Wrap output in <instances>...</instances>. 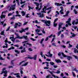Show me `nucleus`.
<instances>
[{
    "instance_id": "obj_64",
    "label": "nucleus",
    "mask_w": 78,
    "mask_h": 78,
    "mask_svg": "<svg viewBox=\"0 0 78 78\" xmlns=\"http://www.w3.org/2000/svg\"><path fill=\"white\" fill-rule=\"evenodd\" d=\"M55 38L54 37L53 38V39L52 40V41H51V42H53L54 41V40H55Z\"/></svg>"
},
{
    "instance_id": "obj_33",
    "label": "nucleus",
    "mask_w": 78,
    "mask_h": 78,
    "mask_svg": "<svg viewBox=\"0 0 78 78\" xmlns=\"http://www.w3.org/2000/svg\"><path fill=\"white\" fill-rule=\"evenodd\" d=\"M26 44H27V45H29V47H31V46H32V45L29 43H26Z\"/></svg>"
},
{
    "instance_id": "obj_31",
    "label": "nucleus",
    "mask_w": 78,
    "mask_h": 78,
    "mask_svg": "<svg viewBox=\"0 0 78 78\" xmlns=\"http://www.w3.org/2000/svg\"><path fill=\"white\" fill-rule=\"evenodd\" d=\"M61 30H60L59 32H58L57 36H59L60 35V34H61Z\"/></svg>"
},
{
    "instance_id": "obj_35",
    "label": "nucleus",
    "mask_w": 78,
    "mask_h": 78,
    "mask_svg": "<svg viewBox=\"0 0 78 78\" xmlns=\"http://www.w3.org/2000/svg\"><path fill=\"white\" fill-rule=\"evenodd\" d=\"M15 52L17 54H19V53H20V52L19 51H18L17 50H15Z\"/></svg>"
},
{
    "instance_id": "obj_54",
    "label": "nucleus",
    "mask_w": 78,
    "mask_h": 78,
    "mask_svg": "<svg viewBox=\"0 0 78 78\" xmlns=\"http://www.w3.org/2000/svg\"><path fill=\"white\" fill-rule=\"evenodd\" d=\"M35 22L36 23H40L38 22L37 20H36Z\"/></svg>"
},
{
    "instance_id": "obj_15",
    "label": "nucleus",
    "mask_w": 78,
    "mask_h": 78,
    "mask_svg": "<svg viewBox=\"0 0 78 78\" xmlns=\"http://www.w3.org/2000/svg\"><path fill=\"white\" fill-rule=\"evenodd\" d=\"M11 36H12V37H10V39H11V41H13V42H14V35H11Z\"/></svg>"
},
{
    "instance_id": "obj_46",
    "label": "nucleus",
    "mask_w": 78,
    "mask_h": 78,
    "mask_svg": "<svg viewBox=\"0 0 78 78\" xmlns=\"http://www.w3.org/2000/svg\"><path fill=\"white\" fill-rule=\"evenodd\" d=\"M29 10H30V9H33V8H34V7H31L29 6Z\"/></svg>"
},
{
    "instance_id": "obj_13",
    "label": "nucleus",
    "mask_w": 78,
    "mask_h": 78,
    "mask_svg": "<svg viewBox=\"0 0 78 78\" xmlns=\"http://www.w3.org/2000/svg\"><path fill=\"white\" fill-rule=\"evenodd\" d=\"M63 23H59V27H58V30H60V28H62V25Z\"/></svg>"
},
{
    "instance_id": "obj_39",
    "label": "nucleus",
    "mask_w": 78,
    "mask_h": 78,
    "mask_svg": "<svg viewBox=\"0 0 78 78\" xmlns=\"http://www.w3.org/2000/svg\"><path fill=\"white\" fill-rule=\"evenodd\" d=\"M0 60H2V61H4V60H5V58H3L2 57H0Z\"/></svg>"
},
{
    "instance_id": "obj_61",
    "label": "nucleus",
    "mask_w": 78,
    "mask_h": 78,
    "mask_svg": "<svg viewBox=\"0 0 78 78\" xmlns=\"http://www.w3.org/2000/svg\"><path fill=\"white\" fill-rule=\"evenodd\" d=\"M6 12H7V11H5L2 12V14H3V13H6Z\"/></svg>"
},
{
    "instance_id": "obj_17",
    "label": "nucleus",
    "mask_w": 78,
    "mask_h": 78,
    "mask_svg": "<svg viewBox=\"0 0 78 78\" xmlns=\"http://www.w3.org/2000/svg\"><path fill=\"white\" fill-rule=\"evenodd\" d=\"M47 10L46 7L44 6V8L43 9V11H41L42 12H44V13H46L45 11Z\"/></svg>"
},
{
    "instance_id": "obj_59",
    "label": "nucleus",
    "mask_w": 78,
    "mask_h": 78,
    "mask_svg": "<svg viewBox=\"0 0 78 78\" xmlns=\"http://www.w3.org/2000/svg\"><path fill=\"white\" fill-rule=\"evenodd\" d=\"M72 73L73 76H75V73L73 72H72Z\"/></svg>"
},
{
    "instance_id": "obj_50",
    "label": "nucleus",
    "mask_w": 78,
    "mask_h": 78,
    "mask_svg": "<svg viewBox=\"0 0 78 78\" xmlns=\"http://www.w3.org/2000/svg\"><path fill=\"white\" fill-rule=\"evenodd\" d=\"M13 61H14V60L11 61V64L12 65V66H14V63H13Z\"/></svg>"
},
{
    "instance_id": "obj_12",
    "label": "nucleus",
    "mask_w": 78,
    "mask_h": 78,
    "mask_svg": "<svg viewBox=\"0 0 78 78\" xmlns=\"http://www.w3.org/2000/svg\"><path fill=\"white\" fill-rule=\"evenodd\" d=\"M34 4H35V5H36L37 6V7H36V9H38V8H39V4L38 3H37L36 2H34Z\"/></svg>"
},
{
    "instance_id": "obj_30",
    "label": "nucleus",
    "mask_w": 78,
    "mask_h": 78,
    "mask_svg": "<svg viewBox=\"0 0 78 78\" xmlns=\"http://www.w3.org/2000/svg\"><path fill=\"white\" fill-rule=\"evenodd\" d=\"M14 48H15L14 47L12 46V47H11L10 48H9L8 50H11L12 49L13 50V49H14Z\"/></svg>"
},
{
    "instance_id": "obj_23",
    "label": "nucleus",
    "mask_w": 78,
    "mask_h": 78,
    "mask_svg": "<svg viewBox=\"0 0 78 78\" xmlns=\"http://www.w3.org/2000/svg\"><path fill=\"white\" fill-rule=\"evenodd\" d=\"M28 62H27L25 63L24 64H23L22 65V66H27V65H28Z\"/></svg>"
},
{
    "instance_id": "obj_26",
    "label": "nucleus",
    "mask_w": 78,
    "mask_h": 78,
    "mask_svg": "<svg viewBox=\"0 0 78 78\" xmlns=\"http://www.w3.org/2000/svg\"><path fill=\"white\" fill-rule=\"evenodd\" d=\"M55 62H57V63H58V62H61V61L59 59H57L55 60Z\"/></svg>"
},
{
    "instance_id": "obj_19",
    "label": "nucleus",
    "mask_w": 78,
    "mask_h": 78,
    "mask_svg": "<svg viewBox=\"0 0 78 78\" xmlns=\"http://www.w3.org/2000/svg\"><path fill=\"white\" fill-rule=\"evenodd\" d=\"M14 75H16V76L17 78H20V76H19V73H16V74H14Z\"/></svg>"
},
{
    "instance_id": "obj_52",
    "label": "nucleus",
    "mask_w": 78,
    "mask_h": 78,
    "mask_svg": "<svg viewBox=\"0 0 78 78\" xmlns=\"http://www.w3.org/2000/svg\"><path fill=\"white\" fill-rule=\"evenodd\" d=\"M1 35H4V31H2L1 32Z\"/></svg>"
},
{
    "instance_id": "obj_6",
    "label": "nucleus",
    "mask_w": 78,
    "mask_h": 78,
    "mask_svg": "<svg viewBox=\"0 0 78 78\" xmlns=\"http://www.w3.org/2000/svg\"><path fill=\"white\" fill-rule=\"evenodd\" d=\"M4 73V76L5 77H6L7 76V73H8V72H7V71L5 70L4 71H2V73L0 74V75H2L3 74V73Z\"/></svg>"
},
{
    "instance_id": "obj_38",
    "label": "nucleus",
    "mask_w": 78,
    "mask_h": 78,
    "mask_svg": "<svg viewBox=\"0 0 78 78\" xmlns=\"http://www.w3.org/2000/svg\"><path fill=\"white\" fill-rule=\"evenodd\" d=\"M28 50L29 51H33V50L32 49H31V48H28Z\"/></svg>"
},
{
    "instance_id": "obj_28",
    "label": "nucleus",
    "mask_w": 78,
    "mask_h": 78,
    "mask_svg": "<svg viewBox=\"0 0 78 78\" xmlns=\"http://www.w3.org/2000/svg\"><path fill=\"white\" fill-rule=\"evenodd\" d=\"M1 19H3V18H4L5 19V16L3 15H2L1 16Z\"/></svg>"
},
{
    "instance_id": "obj_1",
    "label": "nucleus",
    "mask_w": 78,
    "mask_h": 78,
    "mask_svg": "<svg viewBox=\"0 0 78 78\" xmlns=\"http://www.w3.org/2000/svg\"><path fill=\"white\" fill-rule=\"evenodd\" d=\"M15 35L17 36L16 37V38H17V39H22L23 38V37H24L26 40H27L28 39V37L27 36H23V37H20L18 34H15Z\"/></svg>"
},
{
    "instance_id": "obj_44",
    "label": "nucleus",
    "mask_w": 78,
    "mask_h": 78,
    "mask_svg": "<svg viewBox=\"0 0 78 78\" xmlns=\"http://www.w3.org/2000/svg\"><path fill=\"white\" fill-rule=\"evenodd\" d=\"M54 27H56L57 26V23H54Z\"/></svg>"
},
{
    "instance_id": "obj_20",
    "label": "nucleus",
    "mask_w": 78,
    "mask_h": 78,
    "mask_svg": "<svg viewBox=\"0 0 78 78\" xmlns=\"http://www.w3.org/2000/svg\"><path fill=\"white\" fill-rule=\"evenodd\" d=\"M21 14L22 16H24L26 14V12H24V11H22L21 12Z\"/></svg>"
},
{
    "instance_id": "obj_25",
    "label": "nucleus",
    "mask_w": 78,
    "mask_h": 78,
    "mask_svg": "<svg viewBox=\"0 0 78 78\" xmlns=\"http://www.w3.org/2000/svg\"><path fill=\"white\" fill-rule=\"evenodd\" d=\"M73 71H76V73H78V70H76V68H75L73 69ZM77 77L78 78V75H77Z\"/></svg>"
},
{
    "instance_id": "obj_27",
    "label": "nucleus",
    "mask_w": 78,
    "mask_h": 78,
    "mask_svg": "<svg viewBox=\"0 0 78 78\" xmlns=\"http://www.w3.org/2000/svg\"><path fill=\"white\" fill-rule=\"evenodd\" d=\"M74 53H78V50H77V49L75 48H74Z\"/></svg>"
},
{
    "instance_id": "obj_16",
    "label": "nucleus",
    "mask_w": 78,
    "mask_h": 78,
    "mask_svg": "<svg viewBox=\"0 0 78 78\" xmlns=\"http://www.w3.org/2000/svg\"><path fill=\"white\" fill-rule=\"evenodd\" d=\"M55 5L56 6H62V4L61 3H59L56 2L55 3Z\"/></svg>"
},
{
    "instance_id": "obj_49",
    "label": "nucleus",
    "mask_w": 78,
    "mask_h": 78,
    "mask_svg": "<svg viewBox=\"0 0 78 78\" xmlns=\"http://www.w3.org/2000/svg\"><path fill=\"white\" fill-rule=\"evenodd\" d=\"M14 47H19V45L17 44V45H13Z\"/></svg>"
},
{
    "instance_id": "obj_5",
    "label": "nucleus",
    "mask_w": 78,
    "mask_h": 78,
    "mask_svg": "<svg viewBox=\"0 0 78 78\" xmlns=\"http://www.w3.org/2000/svg\"><path fill=\"white\" fill-rule=\"evenodd\" d=\"M48 71L49 72V73H51V75H53V73H57V74H59V73H60L61 72L60 71L58 70H57L56 72H55L54 71H52V72H51V71L49 70H48Z\"/></svg>"
},
{
    "instance_id": "obj_53",
    "label": "nucleus",
    "mask_w": 78,
    "mask_h": 78,
    "mask_svg": "<svg viewBox=\"0 0 78 78\" xmlns=\"http://www.w3.org/2000/svg\"><path fill=\"white\" fill-rule=\"evenodd\" d=\"M16 2H17V3L18 5H19V0H16Z\"/></svg>"
},
{
    "instance_id": "obj_63",
    "label": "nucleus",
    "mask_w": 78,
    "mask_h": 78,
    "mask_svg": "<svg viewBox=\"0 0 78 78\" xmlns=\"http://www.w3.org/2000/svg\"><path fill=\"white\" fill-rule=\"evenodd\" d=\"M28 23V22H25L23 24V25H27V23Z\"/></svg>"
},
{
    "instance_id": "obj_9",
    "label": "nucleus",
    "mask_w": 78,
    "mask_h": 78,
    "mask_svg": "<svg viewBox=\"0 0 78 78\" xmlns=\"http://www.w3.org/2000/svg\"><path fill=\"white\" fill-rule=\"evenodd\" d=\"M28 30V27H27L24 29H22V30H20L19 32L20 33H22L23 32L25 31V30Z\"/></svg>"
},
{
    "instance_id": "obj_45",
    "label": "nucleus",
    "mask_w": 78,
    "mask_h": 78,
    "mask_svg": "<svg viewBox=\"0 0 78 78\" xmlns=\"http://www.w3.org/2000/svg\"><path fill=\"white\" fill-rule=\"evenodd\" d=\"M30 39L31 40H32V41H36V40L32 37L30 38Z\"/></svg>"
},
{
    "instance_id": "obj_3",
    "label": "nucleus",
    "mask_w": 78,
    "mask_h": 78,
    "mask_svg": "<svg viewBox=\"0 0 78 78\" xmlns=\"http://www.w3.org/2000/svg\"><path fill=\"white\" fill-rule=\"evenodd\" d=\"M16 6V4L15 3L14 5H11V7H10V9H9V11H11V10H12V11H14L16 9V7L15 6Z\"/></svg>"
},
{
    "instance_id": "obj_2",
    "label": "nucleus",
    "mask_w": 78,
    "mask_h": 78,
    "mask_svg": "<svg viewBox=\"0 0 78 78\" xmlns=\"http://www.w3.org/2000/svg\"><path fill=\"white\" fill-rule=\"evenodd\" d=\"M61 54L62 55L63 57H65V58L67 57V59H68V60H69V61H70V59H72V57L70 56H67L66 55H64V53H63V52H62Z\"/></svg>"
},
{
    "instance_id": "obj_14",
    "label": "nucleus",
    "mask_w": 78,
    "mask_h": 78,
    "mask_svg": "<svg viewBox=\"0 0 78 78\" xmlns=\"http://www.w3.org/2000/svg\"><path fill=\"white\" fill-rule=\"evenodd\" d=\"M48 54L49 55H47L46 54L45 55V56H47L48 57H49V56L50 58H51V56H53L52 54H50V52H49L48 53Z\"/></svg>"
},
{
    "instance_id": "obj_57",
    "label": "nucleus",
    "mask_w": 78,
    "mask_h": 78,
    "mask_svg": "<svg viewBox=\"0 0 78 78\" xmlns=\"http://www.w3.org/2000/svg\"><path fill=\"white\" fill-rule=\"evenodd\" d=\"M52 45H53V46H54V47H56V44H55V43H52Z\"/></svg>"
},
{
    "instance_id": "obj_43",
    "label": "nucleus",
    "mask_w": 78,
    "mask_h": 78,
    "mask_svg": "<svg viewBox=\"0 0 78 78\" xmlns=\"http://www.w3.org/2000/svg\"><path fill=\"white\" fill-rule=\"evenodd\" d=\"M52 76H54V78H59V77H58V76H56L55 75H52Z\"/></svg>"
},
{
    "instance_id": "obj_10",
    "label": "nucleus",
    "mask_w": 78,
    "mask_h": 78,
    "mask_svg": "<svg viewBox=\"0 0 78 78\" xmlns=\"http://www.w3.org/2000/svg\"><path fill=\"white\" fill-rule=\"evenodd\" d=\"M76 20H77V22H75V20H73L72 23V24L73 25H75V24L76 25H77L78 23V19H76Z\"/></svg>"
},
{
    "instance_id": "obj_8",
    "label": "nucleus",
    "mask_w": 78,
    "mask_h": 78,
    "mask_svg": "<svg viewBox=\"0 0 78 78\" xmlns=\"http://www.w3.org/2000/svg\"><path fill=\"white\" fill-rule=\"evenodd\" d=\"M36 58H37V55H35L34 57H28V58L29 59H34V60H36Z\"/></svg>"
},
{
    "instance_id": "obj_32",
    "label": "nucleus",
    "mask_w": 78,
    "mask_h": 78,
    "mask_svg": "<svg viewBox=\"0 0 78 78\" xmlns=\"http://www.w3.org/2000/svg\"><path fill=\"white\" fill-rule=\"evenodd\" d=\"M49 64H50L51 65H52V66H53V65H55V63L52 62H51L49 63Z\"/></svg>"
},
{
    "instance_id": "obj_22",
    "label": "nucleus",
    "mask_w": 78,
    "mask_h": 78,
    "mask_svg": "<svg viewBox=\"0 0 78 78\" xmlns=\"http://www.w3.org/2000/svg\"><path fill=\"white\" fill-rule=\"evenodd\" d=\"M26 52V50H25V48H23V50L21 51V53H23L24 52Z\"/></svg>"
},
{
    "instance_id": "obj_7",
    "label": "nucleus",
    "mask_w": 78,
    "mask_h": 78,
    "mask_svg": "<svg viewBox=\"0 0 78 78\" xmlns=\"http://www.w3.org/2000/svg\"><path fill=\"white\" fill-rule=\"evenodd\" d=\"M37 14L38 15V16H39V17H44V14L42 13V12L41 13H37Z\"/></svg>"
},
{
    "instance_id": "obj_4",
    "label": "nucleus",
    "mask_w": 78,
    "mask_h": 78,
    "mask_svg": "<svg viewBox=\"0 0 78 78\" xmlns=\"http://www.w3.org/2000/svg\"><path fill=\"white\" fill-rule=\"evenodd\" d=\"M41 21L43 22L44 23H45L46 26H48V27L50 26V21H45V20H41Z\"/></svg>"
},
{
    "instance_id": "obj_37",
    "label": "nucleus",
    "mask_w": 78,
    "mask_h": 78,
    "mask_svg": "<svg viewBox=\"0 0 78 78\" xmlns=\"http://www.w3.org/2000/svg\"><path fill=\"white\" fill-rule=\"evenodd\" d=\"M12 13H9L8 15V16H11V15H12V14H13V13H14V12H12Z\"/></svg>"
},
{
    "instance_id": "obj_21",
    "label": "nucleus",
    "mask_w": 78,
    "mask_h": 78,
    "mask_svg": "<svg viewBox=\"0 0 78 78\" xmlns=\"http://www.w3.org/2000/svg\"><path fill=\"white\" fill-rule=\"evenodd\" d=\"M18 25V23H15V24L14 25V28H17Z\"/></svg>"
},
{
    "instance_id": "obj_48",
    "label": "nucleus",
    "mask_w": 78,
    "mask_h": 78,
    "mask_svg": "<svg viewBox=\"0 0 78 78\" xmlns=\"http://www.w3.org/2000/svg\"><path fill=\"white\" fill-rule=\"evenodd\" d=\"M69 13V11H68L66 12V16H68V14Z\"/></svg>"
},
{
    "instance_id": "obj_62",
    "label": "nucleus",
    "mask_w": 78,
    "mask_h": 78,
    "mask_svg": "<svg viewBox=\"0 0 78 78\" xmlns=\"http://www.w3.org/2000/svg\"><path fill=\"white\" fill-rule=\"evenodd\" d=\"M15 19V17L14 16H13V17H12L11 18V20L13 19V20H14Z\"/></svg>"
},
{
    "instance_id": "obj_18",
    "label": "nucleus",
    "mask_w": 78,
    "mask_h": 78,
    "mask_svg": "<svg viewBox=\"0 0 78 78\" xmlns=\"http://www.w3.org/2000/svg\"><path fill=\"white\" fill-rule=\"evenodd\" d=\"M44 41V38H43L41 40V41L40 42V43H41V44L42 47H44V44H42V42H43V41Z\"/></svg>"
},
{
    "instance_id": "obj_36",
    "label": "nucleus",
    "mask_w": 78,
    "mask_h": 78,
    "mask_svg": "<svg viewBox=\"0 0 78 78\" xmlns=\"http://www.w3.org/2000/svg\"><path fill=\"white\" fill-rule=\"evenodd\" d=\"M45 63H46V66L47 67H49V62H45Z\"/></svg>"
},
{
    "instance_id": "obj_24",
    "label": "nucleus",
    "mask_w": 78,
    "mask_h": 78,
    "mask_svg": "<svg viewBox=\"0 0 78 78\" xmlns=\"http://www.w3.org/2000/svg\"><path fill=\"white\" fill-rule=\"evenodd\" d=\"M71 34H72V36L70 37L71 38H72V37H75V35L74 33H72L71 32Z\"/></svg>"
},
{
    "instance_id": "obj_51",
    "label": "nucleus",
    "mask_w": 78,
    "mask_h": 78,
    "mask_svg": "<svg viewBox=\"0 0 78 78\" xmlns=\"http://www.w3.org/2000/svg\"><path fill=\"white\" fill-rule=\"evenodd\" d=\"M58 20V18H56L55 20H54V23H55L57 20Z\"/></svg>"
},
{
    "instance_id": "obj_60",
    "label": "nucleus",
    "mask_w": 78,
    "mask_h": 78,
    "mask_svg": "<svg viewBox=\"0 0 78 78\" xmlns=\"http://www.w3.org/2000/svg\"><path fill=\"white\" fill-rule=\"evenodd\" d=\"M25 3V1H24V2L21 1L20 2V4H23V3Z\"/></svg>"
},
{
    "instance_id": "obj_42",
    "label": "nucleus",
    "mask_w": 78,
    "mask_h": 78,
    "mask_svg": "<svg viewBox=\"0 0 78 78\" xmlns=\"http://www.w3.org/2000/svg\"><path fill=\"white\" fill-rule=\"evenodd\" d=\"M35 31H36V33H38L39 32V31H40V30H39L38 29H37Z\"/></svg>"
},
{
    "instance_id": "obj_41",
    "label": "nucleus",
    "mask_w": 78,
    "mask_h": 78,
    "mask_svg": "<svg viewBox=\"0 0 78 78\" xmlns=\"http://www.w3.org/2000/svg\"><path fill=\"white\" fill-rule=\"evenodd\" d=\"M74 12V13H75V14H77V12L76 11V10L74 9L73 10Z\"/></svg>"
},
{
    "instance_id": "obj_34",
    "label": "nucleus",
    "mask_w": 78,
    "mask_h": 78,
    "mask_svg": "<svg viewBox=\"0 0 78 78\" xmlns=\"http://www.w3.org/2000/svg\"><path fill=\"white\" fill-rule=\"evenodd\" d=\"M51 76H50V75H49L46 76V78H52V77H50Z\"/></svg>"
},
{
    "instance_id": "obj_56",
    "label": "nucleus",
    "mask_w": 78,
    "mask_h": 78,
    "mask_svg": "<svg viewBox=\"0 0 78 78\" xmlns=\"http://www.w3.org/2000/svg\"><path fill=\"white\" fill-rule=\"evenodd\" d=\"M42 32L43 34H45V31H44V29H43V30L42 31Z\"/></svg>"
},
{
    "instance_id": "obj_55",
    "label": "nucleus",
    "mask_w": 78,
    "mask_h": 78,
    "mask_svg": "<svg viewBox=\"0 0 78 78\" xmlns=\"http://www.w3.org/2000/svg\"><path fill=\"white\" fill-rule=\"evenodd\" d=\"M10 28V27L9 26V27L6 30V31H8L9 30Z\"/></svg>"
},
{
    "instance_id": "obj_47",
    "label": "nucleus",
    "mask_w": 78,
    "mask_h": 78,
    "mask_svg": "<svg viewBox=\"0 0 78 78\" xmlns=\"http://www.w3.org/2000/svg\"><path fill=\"white\" fill-rule=\"evenodd\" d=\"M28 15H30V14H27L26 15V17L27 18H28V17H30L29 16H28Z\"/></svg>"
},
{
    "instance_id": "obj_11",
    "label": "nucleus",
    "mask_w": 78,
    "mask_h": 78,
    "mask_svg": "<svg viewBox=\"0 0 78 78\" xmlns=\"http://www.w3.org/2000/svg\"><path fill=\"white\" fill-rule=\"evenodd\" d=\"M70 20H71V18H69L68 19V21L66 22V23H68V25L70 26L72 25V24L70 23Z\"/></svg>"
},
{
    "instance_id": "obj_29",
    "label": "nucleus",
    "mask_w": 78,
    "mask_h": 78,
    "mask_svg": "<svg viewBox=\"0 0 78 78\" xmlns=\"http://www.w3.org/2000/svg\"><path fill=\"white\" fill-rule=\"evenodd\" d=\"M63 11H64L63 10H61L60 11V13L61 14H63L64 12H63Z\"/></svg>"
},
{
    "instance_id": "obj_58",
    "label": "nucleus",
    "mask_w": 78,
    "mask_h": 78,
    "mask_svg": "<svg viewBox=\"0 0 78 78\" xmlns=\"http://www.w3.org/2000/svg\"><path fill=\"white\" fill-rule=\"evenodd\" d=\"M52 36H53V34H51V35H50L48 37H49V38H51V37H52Z\"/></svg>"
},
{
    "instance_id": "obj_40",
    "label": "nucleus",
    "mask_w": 78,
    "mask_h": 78,
    "mask_svg": "<svg viewBox=\"0 0 78 78\" xmlns=\"http://www.w3.org/2000/svg\"><path fill=\"white\" fill-rule=\"evenodd\" d=\"M42 5H40V8L38 9V11H40V10L41 9V8H42Z\"/></svg>"
}]
</instances>
